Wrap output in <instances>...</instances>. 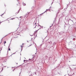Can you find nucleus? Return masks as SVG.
I'll use <instances>...</instances> for the list:
<instances>
[{"label":"nucleus","instance_id":"10","mask_svg":"<svg viewBox=\"0 0 76 76\" xmlns=\"http://www.w3.org/2000/svg\"><path fill=\"white\" fill-rule=\"evenodd\" d=\"M5 6H6V5H5Z\"/></svg>","mask_w":76,"mask_h":76},{"label":"nucleus","instance_id":"4","mask_svg":"<svg viewBox=\"0 0 76 76\" xmlns=\"http://www.w3.org/2000/svg\"><path fill=\"white\" fill-rule=\"evenodd\" d=\"M6 41H5L4 42V44H6Z\"/></svg>","mask_w":76,"mask_h":76},{"label":"nucleus","instance_id":"7","mask_svg":"<svg viewBox=\"0 0 76 76\" xmlns=\"http://www.w3.org/2000/svg\"><path fill=\"white\" fill-rule=\"evenodd\" d=\"M20 18H22V17H20Z\"/></svg>","mask_w":76,"mask_h":76},{"label":"nucleus","instance_id":"9","mask_svg":"<svg viewBox=\"0 0 76 76\" xmlns=\"http://www.w3.org/2000/svg\"><path fill=\"white\" fill-rule=\"evenodd\" d=\"M1 16H2V15H1Z\"/></svg>","mask_w":76,"mask_h":76},{"label":"nucleus","instance_id":"2","mask_svg":"<svg viewBox=\"0 0 76 76\" xmlns=\"http://www.w3.org/2000/svg\"><path fill=\"white\" fill-rule=\"evenodd\" d=\"M23 6H26V4L25 3H23Z\"/></svg>","mask_w":76,"mask_h":76},{"label":"nucleus","instance_id":"8","mask_svg":"<svg viewBox=\"0 0 76 76\" xmlns=\"http://www.w3.org/2000/svg\"><path fill=\"white\" fill-rule=\"evenodd\" d=\"M1 23V22H0V23Z\"/></svg>","mask_w":76,"mask_h":76},{"label":"nucleus","instance_id":"6","mask_svg":"<svg viewBox=\"0 0 76 76\" xmlns=\"http://www.w3.org/2000/svg\"><path fill=\"white\" fill-rule=\"evenodd\" d=\"M38 31V30L36 31H35V32H37Z\"/></svg>","mask_w":76,"mask_h":76},{"label":"nucleus","instance_id":"12","mask_svg":"<svg viewBox=\"0 0 76 76\" xmlns=\"http://www.w3.org/2000/svg\"><path fill=\"white\" fill-rule=\"evenodd\" d=\"M21 47H22V46H21Z\"/></svg>","mask_w":76,"mask_h":76},{"label":"nucleus","instance_id":"11","mask_svg":"<svg viewBox=\"0 0 76 76\" xmlns=\"http://www.w3.org/2000/svg\"><path fill=\"white\" fill-rule=\"evenodd\" d=\"M39 29L38 30H39Z\"/></svg>","mask_w":76,"mask_h":76},{"label":"nucleus","instance_id":"5","mask_svg":"<svg viewBox=\"0 0 76 76\" xmlns=\"http://www.w3.org/2000/svg\"><path fill=\"white\" fill-rule=\"evenodd\" d=\"M8 50H9V51H10V48H9L8 49Z\"/></svg>","mask_w":76,"mask_h":76},{"label":"nucleus","instance_id":"1","mask_svg":"<svg viewBox=\"0 0 76 76\" xmlns=\"http://www.w3.org/2000/svg\"><path fill=\"white\" fill-rule=\"evenodd\" d=\"M37 26V23H34V26H35V27H36V26Z\"/></svg>","mask_w":76,"mask_h":76},{"label":"nucleus","instance_id":"3","mask_svg":"<svg viewBox=\"0 0 76 76\" xmlns=\"http://www.w3.org/2000/svg\"><path fill=\"white\" fill-rule=\"evenodd\" d=\"M15 18H11L10 19V20H13V19H15Z\"/></svg>","mask_w":76,"mask_h":76}]
</instances>
